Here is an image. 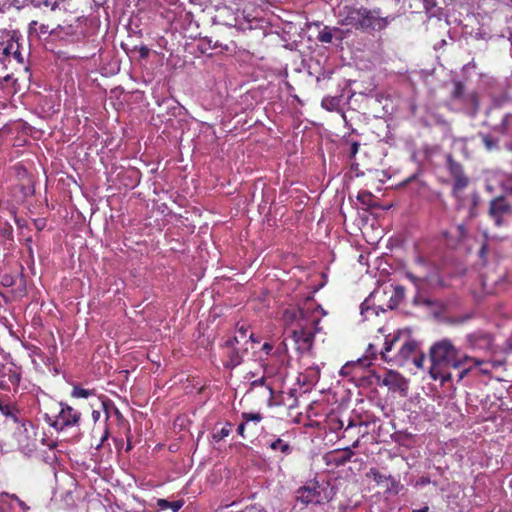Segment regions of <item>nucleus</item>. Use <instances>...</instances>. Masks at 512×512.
Returning <instances> with one entry per match:
<instances>
[{
  "mask_svg": "<svg viewBox=\"0 0 512 512\" xmlns=\"http://www.w3.org/2000/svg\"><path fill=\"white\" fill-rule=\"evenodd\" d=\"M430 368L429 374L433 380H439L445 383L451 380V368L461 369L466 363L473 362L475 366L486 364L485 361L468 355H459V349L456 348L450 339L443 338L429 349Z\"/></svg>",
  "mask_w": 512,
  "mask_h": 512,
  "instance_id": "1",
  "label": "nucleus"
},
{
  "mask_svg": "<svg viewBox=\"0 0 512 512\" xmlns=\"http://www.w3.org/2000/svg\"><path fill=\"white\" fill-rule=\"evenodd\" d=\"M336 15L338 23L342 26L363 31H381L395 19L393 15L383 17L380 9L368 10L356 5H344L343 7H339Z\"/></svg>",
  "mask_w": 512,
  "mask_h": 512,
  "instance_id": "2",
  "label": "nucleus"
},
{
  "mask_svg": "<svg viewBox=\"0 0 512 512\" xmlns=\"http://www.w3.org/2000/svg\"><path fill=\"white\" fill-rule=\"evenodd\" d=\"M416 350L417 343L415 340L397 333L391 338H386L381 356L387 362L402 366L413 356Z\"/></svg>",
  "mask_w": 512,
  "mask_h": 512,
  "instance_id": "3",
  "label": "nucleus"
},
{
  "mask_svg": "<svg viewBox=\"0 0 512 512\" xmlns=\"http://www.w3.org/2000/svg\"><path fill=\"white\" fill-rule=\"evenodd\" d=\"M401 301L395 292H384L383 286H381L371 292L362 302L360 313L364 320H369L371 316H377L380 311L394 309Z\"/></svg>",
  "mask_w": 512,
  "mask_h": 512,
  "instance_id": "4",
  "label": "nucleus"
},
{
  "mask_svg": "<svg viewBox=\"0 0 512 512\" xmlns=\"http://www.w3.org/2000/svg\"><path fill=\"white\" fill-rule=\"evenodd\" d=\"M60 410L56 415L45 413L43 419L51 427L57 431H63L67 428L76 427L79 425L81 413L72 408L71 406L59 403Z\"/></svg>",
  "mask_w": 512,
  "mask_h": 512,
  "instance_id": "5",
  "label": "nucleus"
},
{
  "mask_svg": "<svg viewBox=\"0 0 512 512\" xmlns=\"http://www.w3.org/2000/svg\"><path fill=\"white\" fill-rule=\"evenodd\" d=\"M317 325L318 323H304L303 326L293 328L291 332L288 333V339L292 341L299 353H306L312 348Z\"/></svg>",
  "mask_w": 512,
  "mask_h": 512,
  "instance_id": "6",
  "label": "nucleus"
},
{
  "mask_svg": "<svg viewBox=\"0 0 512 512\" xmlns=\"http://www.w3.org/2000/svg\"><path fill=\"white\" fill-rule=\"evenodd\" d=\"M282 320L286 325L287 333L293 328L303 326L304 323H318V318L313 316L311 308L289 307L283 311Z\"/></svg>",
  "mask_w": 512,
  "mask_h": 512,
  "instance_id": "7",
  "label": "nucleus"
},
{
  "mask_svg": "<svg viewBox=\"0 0 512 512\" xmlns=\"http://www.w3.org/2000/svg\"><path fill=\"white\" fill-rule=\"evenodd\" d=\"M296 499L304 505H309L320 504L326 500L327 497L322 494L320 485L314 482L310 485L300 487L296 492Z\"/></svg>",
  "mask_w": 512,
  "mask_h": 512,
  "instance_id": "8",
  "label": "nucleus"
},
{
  "mask_svg": "<svg viewBox=\"0 0 512 512\" xmlns=\"http://www.w3.org/2000/svg\"><path fill=\"white\" fill-rule=\"evenodd\" d=\"M512 213L511 206L504 198H496L491 201L489 214L497 226L502 225V219L505 215Z\"/></svg>",
  "mask_w": 512,
  "mask_h": 512,
  "instance_id": "9",
  "label": "nucleus"
},
{
  "mask_svg": "<svg viewBox=\"0 0 512 512\" xmlns=\"http://www.w3.org/2000/svg\"><path fill=\"white\" fill-rule=\"evenodd\" d=\"M467 347L472 350H488L492 345V338L489 334L478 331L466 336Z\"/></svg>",
  "mask_w": 512,
  "mask_h": 512,
  "instance_id": "10",
  "label": "nucleus"
},
{
  "mask_svg": "<svg viewBox=\"0 0 512 512\" xmlns=\"http://www.w3.org/2000/svg\"><path fill=\"white\" fill-rule=\"evenodd\" d=\"M459 105L463 107L467 114L475 116L479 110L478 94L474 91L468 92Z\"/></svg>",
  "mask_w": 512,
  "mask_h": 512,
  "instance_id": "11",
  "label": "nucleus"
},
{
  "mask_svg": "<svg viewBox=\"0 0 512 512\" xmlns=\"http://www.w3.org/2000/svg\"><path fill=\"white\" fill-rule=\"evenodd\" d=\"M0 413L15 423L19 422V410L15 405L4 404L0 401Z\"/></svg>",
  "mask_w": 512,
  "mask_h": 512,
  "instance_id": "12",
  "label": "nucleus"
},
{
  "mask_svg": "<svg viewBox=\"0 0 512 512\" xmlns=\"http://www.w3.org/2000/svg\"><path fill=\"white\" fill-rule=\"evenodd\" d=\"M453 179L454 184L452 192L455 197H458V194L468 186L469 179L464 173L459 176L453 177Z\"/></svg>",
  "mask_w": 512,
  "mask_h": 512,
  "instance_id": "13",
  "label": "nucleus"
},
{
  "mask_svg": "<svg viewBox=\"0 0 512 512\" xmlns=\"http://www.w3.org/2000/svg\"><path fill=\"white\" fill-rule=\"evenodd\" d=\"M231 429H232V424L229 423V422H226L224 424V426H222L220 429L215 427L213 432H212V439L215 442H219V441L223 440L224 438H226L230 434Z\"/></svg>",
  "mask_w": 512,
  "mask_h": 512,
  "instance_id": "14",
  "label": "nucleus"
},
{
  "mask_svg": "<svg viewBox=\"0 0 512 512\" xmlns=\"http://www.w3.org/2000/svg\"><path fill=\"white\" fill-rule=\"evenodd\" d=\"M466 92H465V87L463 85V83L459 82V81H455L454 82V89L452 91V99L460 104L461 101L465 98L466 96Z\"/></svg>",
  "mask_w": 512,
  "mask_h": 512,
  "instance_id": "15",
  "label": "nucleus"
},
{
  "mask_svg": "<svg viewBox=\"0 0 512 512\" xmlns=\"http://www.w3.org/2000/svg\"><path fill=\"white\" fill-rule=\"evenodd\" d=\"M495 129L502 134L512 131V114H506Z\"/></svg>",
  "mask_w": 512,
  "mask_h": 512,
  "instance_id": "16",
  "label": "nucleus"
},
{
  "mask_svg": "<svg viewBox=\"0 0 512 512\" xmlns=\"http://www.w3.org/2000/svg\"><path fill=\"white\" fill-rule=\"evenodd\" d=\"M229 360L226 363V366L229 368H234L242 363L243 355L236 349H233L229 355Z\"/></svg>",
  "mask_w": 512,
  "mask_h": 512,
  "instance_id": "17",
  "label": "nucleus"
},
{
  "mask_svg": "<svg viewBox=\"0 0 512 512\" xmlns=\"http://www.w3.org/2000/svg\"><path fill=\"white\" fill-rule=\"evenodd\" d=\"M269 447L272 450H280L283 454H289L291 452V447L288 443L284 442L282 439L278 438L272 441L269 444Z\"/></svg>",
  "mask_w": 512,
  "mask_h": 512,
  "instance_id": "18",
  "label": "nucleus"
},
{
  "mask_svg": "<svg viewBox=\"0 0 512 512\" xmlns=\"http://www.w3.org/2000/svg\"><path fill=\"white\" fill-rule=\"evenodd\" d=\"M448 170L452 177L463 174V168L460 163L454 161L451 157L447 160Z\"/></svg>",
  "mask_w": 512,
  "mask_h": 512,
  "instance_id": "19",
  "label": "nucleus"
},
{
  "mask_svg": "<svg viewBox=\"0 0 512 512\" xmlns=\"http://www.w3.org/2000/svg\"><path fill=\"white\" fill-rule=\"evenodd\" d=\"M483 365H481L480 367H482ZM476 367L473 362H468L466 363L462 368V370L460 371L459 373V377H458V381L462 380L464 377L467 376V374L474 368ZM480 371L482 374H489L490 370L488 368H480Z\"/></svg>",
  "mask_w": 512,
  "mask_h": 512,
  "instance_id": "20",
  "label": "nucleus"
},
{
  "mask_svg": "<svg viewBox=\"0 0 512 512\" xmlns=\"http://www.w3.org/2000/svg\"><path fill=\"white\" fill-rule=\"evenodd\" d=\"M17 43L18 41L14 39H10L6 42L1 51L5 59H9L12 56L13 52L17 49Z\"/></svg>",
  "mask_w": 512,
  "mask_h": 512,
  "instance_id": "21",
  "label": "nucleus"
},
{
  "mask_svg": "<svg viewBox=\"0 0 512 512\" xmlns=\"http://www.w3.org/2000/svg\"><path fill=\"white\" fill-rule=\"evenodd\" d=\"M360 368L359 363H346L341 369H340V375L343 377H349L354 376L355 370Z\"/></svg>",
  "mask_w": 512,
  "mask_h": 512,
  "instance_id": "22",
  "label": "nucleus"
},
{
  "mask_svg": "<svg viewBox=\"0 0 512 512\" xmlns=\"http://www.w3.org/2000/svg\"><path fill=\"white\" fill-rule=\"evenodd\" d=\"M72 397L74 398H88L89 396L94 395L93 390L84 389L78 386H74L72 392Z\"/></svg>",
  "mask_w": 512,
  "mask_h": 512,
  "instance_id": "23",
  "label": "nucleus"
},
{
  "mask_svg": "<svg viewBox=\"0 0 512 512\" xmlns=\"http://www.w3.org/2000/svg\"><path fill=\"white\" fill-rule=\"evenodd\" d=\"M399 375L397 373L389 372L382 380V384L388 387H396L399 381Z\"/></svg>",
  "mask_w": 512,
  "mask_h": 512,
  "instance_id": "24",
  "label": "nucleus"
},
{
  "mask_svg": "<svg viewBox=\"0 0 512 512\" xmlns=\"http://www.w3.org/2000/svg\"><path fill=\"white\" fill-rule=\"evenodd\" d=\"M370 475L372 476V479L378 484V485H385V483L388 481L390 475H385L380 473L376 469L370 470Z\"/></svg>",
  "mask_w": 512,
  "mask_h": 512,
  "instance_id": "25",
  "label": "nucleus"
},
{
  "mask_svg": "<svg viewBox=\"0 0 512 512\" xmlns=\"http://www.w3.org/2000/svg\"><path fill=\"white\" fill-rule=\"evenodd\" d=\"M414 303L417 304V305H423V306H426V307H432L434 305H436V301L435 300H432L424 295H421V294H417L414 298Z\"/></svg>",
  "mask_w": 512,
  "mask_h": 512,
  "instance_id": "26",
  "label": "nucleus"
},
{
  "mask_svg": "<svg viewBox=\"0 0 512 512\" xmlns=\"http://www.w3.org/2000/svg\"><path fill=\"white\" fill-rule=\"evenodd\" d=\"M383 291L384 292H395L397 294V297L401 300L404 298L405 295V289L402 286H393L392 284L383 285Z\"/></svg>",
  "mask_w": 512,
  "mask_h": 512,
  "instance_id": "27",
  "label": "nucleus"
},
{
  "mask_svg": "<svg viewBox=\"0 0 512 512\" xmlns=\"http://www.w3.org/2000/svg\"><path fill=\"white\" fill-rule=\"evenodd\" d=\"M385 488L387 492L398 494L399 492V482L396 481L391 475L388 479V481L385 483Z\"/></svg>",
  "mask_w": 512,
  "mask_h": 512,
  "instance_id": "28",
  "label": "nucleus"
},
{
  "mask_svg": "<svg viewBox=\"0 0 512 512\" xmlns=\"http://www.w3.org/2000/svg\"><path fill=\"white\" fill-rule=\"evenodd\" d=\"M242 419L244 420V422L246 424L249 422L259 423L263 419V417H262V414H260V413L244 412V413H242Z\"/></svg>",
  "mask_w": 512,
  "mask_h": 512,
  "instance_id": "29",
  "label": "nucleus"
},
{
  "mask_svg": "<svg viewBox=\"0 0 512 512\" xmlns=\"http://www.w3.org/2000/svg\"><path fill=\"white\" fill-rule=\"evenodd\" d=\"M333 39V35L331 30L328 27H325L322 31L319 32L318 40L322 43H330Z\"/></svg>",
  "mask_w": 512,
  "mask_h": 512,
  "instance_id": "30",
  "label": "nucleus"
},
{
  "mask_svg": "<svg viewBox=\"0 0 512 512\" xmlns=\"http://www.w3.org/2000/svg\"><path fill=\"white\" fill-rule=\"evenodd\" d=\"M8 380L12 385L18 387L21 380V375L16 371H10L8 374Z\"/></svg>",
  "mask_w": 512,
  "mask_h": 512,
  "instance_id": "31",
  "label": "nucleus"
},
{
  "mask_svg": "<svg viewBox=\"0 0 512 512\" xmlns=\"http://www.w3.org/2000/svg\"><path fill=\"white\" fill-rule=\"evenodd\" d=\"M478 196L475 194L473 195V198H472V207L470 208V211H469V218H473L477 215V212H476V206L478 204Z\"/></svg>",
  "mask_w": 512,
  "mask_h": 512,
  "instance_id": "32",
  "label": "nucleus"
},
{
  "mask_svg": "<svg viewBox=\"0 0 512 512\" xmlns=\"http://www.w3.org/2000/svg\"><path fill=\"white\" fill-rule=\"evenodd\" d=\"M19 64L24 63V57L22 53L20 52V44L17 43V49L13 52L12 56Z\"/></svg>",
  "mask_w": 512,
  "mask_h": 512,
  "instance_id": "33",
  "label": "nucleus"
},
{
  "mask_svg": "<svg viewBox=\"0 0 512 512\" xmlns=\"http://www.w3.org/2000/svg\"><path fill=\"white\" fill-rule=\"evenodd\" d=\"M183 505H184L183 500L172 501L169 509H171L172 512H178L182 508Z\"/></svg>",
  "mask_w": 512,
  "mask_h": 512,
  "instance_id": "34",
  "label": "nucleus"
},
{
  "mask_svg": "<svg viewBox=\"0 0 512 512\" xmlns=\"http://www.w3.org/2000/svg\"><path fill=\"white\" fill-rule=\"evenodd\" d=\"M171 506V502L166 500V499H158L157 500V507L160 509V510H166V509H169Z\"/></svg>",
  "mask_w": 512,
  "mask_h": 512,
  "instance_id": "35",
  "label": "nucleus"
},
{
  "mask_svg": "<svg viewBox=\"0 0 512 512\" xmlns=\"http://www.w3.org/2000/svg\"><path fill=\"white\" fill-rule=\"evenodd\" d=\"M406 276L417 288H419L423 282V279L414 276L412 273H407Z\"/></svg>",
  "mask_w": 512,
  "mask_h": 512,
  "instance_id": "36",
  "label": "nucleus"
},
{
  "mask_svg": "<svg viewBox=\"0 0 512 512\" xmlns=\"http://www.w3.org/2000/svg\"><path fill=\"white\" fill-rule=\"evenodd\" d=\"M430 483H431V480H430L429 477L422 476V477H420L419 479L416 480L415 487H423V486L428 485Z\"/></svg>",
  "mask_w": 512,
  "mask_h": 512,
  "instance_id": "37",
  "label": "nucleus"
},
{
  "mask_svg": "<svg viewBox=\"0 0 512 512\" xmlns=\"http://www.w3.org/2000/svg\"><path fill=\"white\" fill-rule=\"evenodd\" d=\"M240 342V339H239V336H234V337H231V338H228L225 343H224V346L225 347H234L235 344H238Z\"/></svg>",
  "mask_w": 512,
  "mask_h": 512,
  "instance_id": "38",
  "label": "nucleus"
},
{
  "mask_svg": "<svg viewBox=\"0 0 512 512\" xmlns=\"http://www.w3.org/2000/svg\"><path fill=\"white\" fill-rule=\"evenodd\" d=\"M507 101L506 96H500L498 98L493 99V106L494 107H501L505 102Z\"/></svg>",
  "mask_w": 512,
  "mask_h": 512,
  "instance_id": "39",
  "label": "nucleus"
},
{
  "mask_svg": "<svg viewBox=\"0 0 512 512\" xmlns=\"http://www.w3.org/2000/svg\"><path fill=\"white\" fill-rule=\"evenodd\" d=\"M424 8L429 12L436 6V0H423Z\"/></svg>",
  "mask_w": 512,
  "mask_h": 512,
  "instance_id": "40",
  "label": "nucleus"
},
{
  "mask_svg": "<svg viewBox=\"0 0 512 512\" xmlns=\"http://www.w3.org/2000/svg\"><path fill=\"white\" fill-rule=\"evenodd\" d=\"M248 327L245 325H241L237 328V333L239 334V339H243L247 336Z\"/></svg>",
  "mask_w": 512,
  "mask_h": 512,
  "instance_id": "41",
  "label": "nucleus"
},
{
  "mask_svg": "<svg viewBox=\"0 0 512 512\" xmlns=\"http://www.w3.org/2000/svg\"><path fill=\"white\" fill-rule=\"evenodd\" d=\"M359 151V143L353 142L350 147V157L353 158Z\"/></svg>",
  "mask_w": 512,
  "mask_h": 512,
  "instance_id": "42",
  "label": "nucleus"
},
{
  "mask_svg": "<svg viewBox=\"0 0 512 512\" xmlns=\"http://www.w3.org/2000/svg\"><path fill=\"white\" fill-rule=\"evenodd\" d=\"M39 5H44L46 7H50L51 10H55L58 7V2L57 1L51 2L49 0H44L43 2L39 3Z\"/></svg>",
  "mask_w": 512,
  "mask_h": 512,
  "instance_id": "43",
  "label": "nucleus"
},
{
  "mask_svg": "<svg viewBox=\"0 0 512 512\" xmlns=\"http://www.w3.org/2000/svg\"><path fill=\"white\" fill-rule=\"evenodd\" d=\"M265 379H266V377H265V376H262V377H261V378H259V379L253 380V381L251 382V385H252V386H254V387H255V386H262V385H264V383H265Z\"/></svg>",
  "mask_w": 512,
  "mask_h": 512,
  "instance_id": "44",
  "label": "nucleus"
},
{
  "mask_svg": "<svg viewBox=\"0 0 512 512\" xmlns=\"http://www.w3.org/2000/svg\"><path fill=\"white\" fill-rule=\"evenodd\" d=\"M430 508L427 504H423L419 508H413L411 512H429Z\"/></svg>",
  "mask_w": 512,
  "mask_h": 512,
  "instance_id": "45",
  "label": "nucleus"
},
{
  "mask_svg": "<svg viewBox=\"0 0 512 512\" xmlns=\"http://www.w3.org/2000/svg\"><path fill=\"white\" fill-rule=\"evenodd\" d=\"M423 361H424V356H423V355H421L420 357H415V358L413 359V362H414V364H415L417 367H422V365H423Z\"/></svg>",
  "mask_w": 512,
  "mask_h": 512,
  "instance_id": "46",
  "label": "nucleus"
},
{
  "mask_svg": "<svg viewBox=\"0 0 512 512\" xmlns=\"http://www.w3.org/2000/svg\"><path fill=\"white\" fill-rule=\"evenodd\" d=\"M246 423L243 421L241 424H239L237 428V432L240 436L244 437V431H245Z\"/></svg>",
  "mask_w": 512,
  "mask_h": 512,
  "instance_id": "47",
  "label": "nucleus"
},
{
  "mask_svg": "<svg viewBox=\"0 0 512 512\" xmlns=\"http://www.w3.org/2000/svg\"><path fill=\"white\" fill-rule=\"evenodd\" d=\"M483 141L488 149H491L494 146L492 140L487 136L483 137Z\"/></svg>",
  "mask_w": 512,
  "mask_h": 512,
  "instance_id": "48",
  "label": "nucleus"
},
{
  "mask_svg": "<svg viewBox=\"0 0 512 512\" xmlns=\"http://www.w3.org/2000/svg\"><path fill=\"white\" fill-rule=\"evenodd\" d=\"M272 349L273 346L270 343H264L262 346V350L265 351L267 354H269Z\"/></svg>",
  "mask_w": 512,
  "mask_h": 512,
  "instance_id": "49",
  "label": "nucleus"
},
{
  "mask_svg": "<svg viewBox=\"0 0 512 512\" xmlns=\"http://www.w3.org/2000/svg\"><path fill=\"white\" fill-rule=\"evenodd\" d=\"M262 367L266 375H272L274 373V371L268 365L263 364Z\"/></svg>",
  "mask_w": 512,
  "mask_h": 512,
  "instance_id": "50",
  "label": "nucleus"
},
{
  "mask_svg": "<svg viewBox=\"0 0 512 512\" xmlns=\"http://www.w3.org/2000/svg\"><path fill=\"white\" fill-rule=\"evenodd\" d=\"M35 226L38 230L44 227V221L41 219L35 220Z\"/></svg>",
  "mask_w": 512,
  "mask_h": 512,
  "instance_id": "51",
  "label": "nucleus"
},
{
  "mask_svg": "<svg viewBox=\"0 0 512 512\" xmlns=\"http://www.w3.org/2000/svg\"><path fill=\"white\" fill-rule=\"evenodd\" d=\"M14 499L18 503V505L20 506L21 509L26 510L28 508L26 506V504L23 501H21L20 499H18L17 497H15Z\"/></svg>",
  "mask_w": 512,
  "mask_h": 512,
  "instance_id": "52",
  "label": "nucleus"
},
{
  "mask_svg": "<svg viewBox=\"0 0 512 512\" xmlns=\"http://www.w3.org/2000/svg\"><path fill=\"white\" fill-rule=\"evenodd\" d=\"M487 252V246L483 245L479 251L480 257L483 258Z\"/></svg>",
  "mask_w": 512,
  "mask_h": 512,
  "instance_id": "53",
  "label": "nucleus"
},
{
  "mask_svg": "<svg viewBox=\"0 0 512 512\" xmlns=\"http://www.w3.org/2000/svg\"><path fill=\"white\" fill-rule=\"evenodd\" d=\"M0 389L1 390H7L8 389V385L5 381L3 380H0Z\"/></svg>",
  "mask_w": 512,
  "mask_h": 512,
  "instance_id": "54",
  "label": "nucleus"
},
{
  "mask_svg": "<svg viewBox=\"0 0 512 512\" xmlns=\"http://www.w3.org/2000/svg\"><path fill=\"white\" fill-rule=\"evenodd\" d=\"M108 436H109V432H108V430L106 429V430H105V432H104V434H103V435H102V437H101V444H102L105 440H107V439H108Z\"/></svg>",
  "mask_w": 512,
  "mask_h": 512,
  "instance_id": "55",
  "label": "nucleus"
},
{
  "mask_svg": "<svg viewBox=\"0 0 512 512\" xmlns=\"http://www.w3.org/2000/svg\"><path fill=\"white\" fill-rule=\"evenodd\" d=\"M458 230H459L461 236H463L466 232L464 225H459Z\"/></svg>",
  "mask_w": 512,
  "mask_h": 512,
  "instance_id": "56",
  "label": "nucleus"
},
{
  "mask_svg": "<svg viewBox=\"0 0 512 512\" xmlns=\"http://www.w3.org/2000/svg\"><path fill=\"white\" fill-rule=\"evenodd\" d=\"M40 32L43 33V34L47 33L48 32V27L46 25L42 24L40 26Z\"/></svg>",
  "mask_w": 512,
  "mask_h": 512,
  "instance_id": "57",
  "label": "nucleus"
},
{
  "mask_svg": "<svg viewBox=\"0 0 512 512\" xmlns=\"http://www.w3.org/2000/svg\"><path fill=\"white\" fill-rule=\"evenodd\" d=\"M37 25V21H32L30 24H29V31L31 32L32 30H34L35 26Z\"/></svg>",
  "mask_w": 512,
  "mask_h": 512,
  "instance_id": "58",
  "label": "nucleus"
},
{
  "mask_svg": "<svg viewBox=\"0 0 512 512\" xmlns=\"http://www.w3.org/2000/svg\"><path fill=\"white\" fill-rule=\"evenodd\" d=\"M5 364L3 362L0 361V374L4 375V371H5Z\"/></svg>",
  "mask_w": 512,
  "mask_h": 512,
  "instance_id": "59",
  "label": "nucleus"
},
{
  "mask_svg": "<svg viewBox=\"0 0 512 512\" xmlns=\"http://www.w3.org/2000/svg\"><path fill=\"white\" fill-rule=\"evenodd\" d=\"M506 190L512 194V182H507Z\"/></svg>",
  "mask_w": 512,
  "mask_h": 512,
  "instance_id": "60",
  "label": "nucleus"
},
{
  "mask_svg": "<svg viewBox=\"0 0 512 512\" xmlns=\"http://www.w3.org/2000/svg\"><path fill=\"white\" fill-rule=\"evenodd\" d=\"M249 340H251L252 342H259V341L254 337V334H253V333H251V334L249 335Z\"/></svg>",
  "mask_w": 512,
  "mask_h": 512,
  "instance_id": "61",
  "label": "nucleus"
},
{
  "mask_svg": "<svg viewBox=\"0 0 512 512\" xmlns=\"http://www.w3.org/2000/svg\"><path fill=\"white\" fill-rule=\"evenodd\" d=\"M351 455H352V452H349L348 455H344V461L350 460Z\"/></svg>",
  "mask_w": 512,
  "mask_h": 512,
  "instance_id": "62",
  "label": "nucleus"
},
{
  "mask_svg": "<svg viewBox=\"0 0 512 512\" xmlns=\"http://www.w3.org/2000/svg\"><path fill=\"white\" fill-rule=\"evenodd\" d=\"M92 416L94 419H97L99 417V412L93 411Z\"/></svg>",
  "mask_w": 512,
  "mask_h": 512,
  "instance_id": "63",
  "label": "nucleus"
},
{
  "mask_svg": "<svg viewBox=\"0 0 512 512\" xmlns=\"http://www.w3.org/2000/svg\"><path fill=\"white\" fill-rule=\"evenodd\" d=\"M114 413H115V415H116L118 418H121V417H122V415L120 414V412H119L117 409H115V410H114Z\"/></svg>",
  "mask_w": 512,
  "mask_h": 512,
  "instance_id": "64",
  "label": "nucleus"
}]
</instances>
